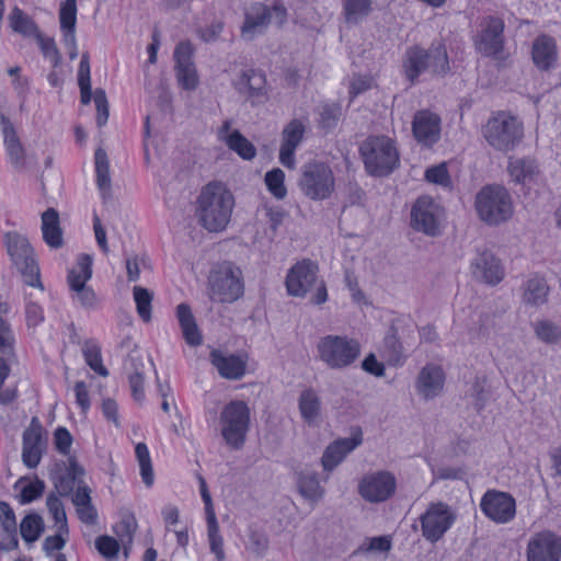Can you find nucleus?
<instances>
[{
	"mask_svg": "<svg viewBox=\"0 0 561 561\" xmlns=\"http://www.w3.org/2000/svg\"><path fill=\"white\" fill-rule=\"evenodd\" d=\"M526 561H561V536L551 530L533 534L526 546Z\"/></svg>",
	"mask_w": 561,
	"mask_h": 561,
	"instance_id": "obj_16",
	"label": "nucleus"
},
{
	"mask_svg": "<svg viewBox=\"0 0 561 561\" xmlns=\"http://www.w3.org/2000/svg\"><path fill=\"white\" fill-rule=\"evenodd\" d=\"M95 547L98 551L106 559H115L122 547L117 539L110 536H100L95 540Z\"/></svg>",
	"mask_w": 561,
	"mask_h": 561,
	"instance_id": "obj_55",
	"label": "nucleus"
},
{
	"mask_svg": "<svg viewBox=\"0 0 561 561\" xmlns=\"http://www.w3.org/2000/svg\"><path fill=\"white\" fill-rule=\"evenodd\" d=\"M7 252L21 273L26 285L43 289L39 278V267L35 257L34 249L28 239L16 232H7L3 237Z\"/></svg>",
	"mask_w": 561,
	"mask_h": 561,
	"instance_id": "obj_7",
	"label": "nucleus"
},
{
	"mask_svg": "<svg viewBox=\"0 0 561 561\" xmlns=\"http://www.w3.org/2000/svg\"><path fill=\"white\" fill-rule=\"evenodd\" d=\"M488 145L496 151H513L524 138V124L515 115L499 111L493 113L481 129Z\"/></svg>",
	"mask_w": 561,
	"mask_h": 561,
	"instance_id": "obj_2",
	"label": "nucleus"
},
{
	"mask_svg": "<svg viewBox=\"0 0 561 561\" xmlns=\"http://www.w3.org/2000/svg\"><path fill=\"white\" fill-rule=\"evenodd\" d=\"M444 218V208L430 196L419 197L411 210L412 227L431 237L440 234Z\"/></svg>",
	"mask_w": 561,
	"mask_h": 561,
	"instance_id": "obj_12",
	"label": "nucleus"
},
{
	"mask_svg": "<svg viewBox=\"0 0 561 561\" xmlns=\"http://www.w3.org/2000/svg\"><path fill=\"white\" fill-rule=\"evenodd\" d=\"M476 209L488 225H500L513 216V201L508 191L500 185H488L476 196Z\"/></svg>",
	"mask_w": 561,
	"mask_h": 561,
	"instance_id": "obj_6",
	"label": "nucleus"
},
{
	"mask_svg": "<svg viewBox=\"0 0 561 561\" xmlns=\"http://www.w3.org/2000/svg\"><path fill=\"white\" fill-rule=\"evenodd\" d=\"M233 85L252 104L262 103L267 98L266 78L262 71L243 70L233 81Z\"/></svg>",
	"mask_w": 561,
	"mask_h": 561,
	"instance_id": "obj_20",
	"label": "nucleus"
},
{
	"mask_svg": "<svg viewBox=\"0 0 561 561\" xmlns=\"http://www.w3.org/2000/svg\"><path fill=\"white\" fill-rule=\"evenodd\" d=\"M249 545L251 551L261 557L266 552L268 548V539L262 533L251 531L249 537Z\"/></svg>",
	"mask_w": 561,
	"mask_h": 561,
	"instance_id": "obj_64",
	"label": "nucleus"
},
{
	"mask_svg": "<svg viewBox=\"0 0 561 561\" xmlns=\"http://www.w3.org/2000/svg\"><path fill=\"white\" fill-rule=\"evenodd\" d=\"M412 131L420 144L431 147L440 138L439 116L427 110L416 112L412 122Z\"/></svg>",
	"mask_w": 561,
	"mask_h": 561,
	"instance_id": "obj_23",
	"label": "nucleus"
},
{
	"mask_svg": "<svg viewBox=\"0 0 561 561\" xmlns=\"http://www.w3.org/2000/svg\"><path fill=\"white\" fill-rule=\"evenodd\" d=\"M297 485L299 493L310 502H318L324 496V488L321 486L314 472H301Z\"/></svg>",
	"mask_w": 561,
	"mask_h": 561,
	"instance_id": "obj_35",
	"label": "nucleus"
},
{
	"mask_svg": "<svg viewBox=\"0 0 561 561\" xmlns=\"http://www.w3.org/2000/svg\"><path fill=\"white\" fill-rule=\"evenodd\" d=\"M286 10L282 7L268 8L262 3L252 4L245 11L244 24L241 28L242 37L253 39L262 34L270 23L274 22L282 25L286 21Z\"/></svg>",
	"mask_w": 561,
	"mask_h": 561,
	"instance_id": "obj_13",
	"label": "nucleus"
},
{
	"mask_svg": "<svg viewBox=\"0 0 561 561\" xmlns=\"http://www.w3.org/2000/svg\"><path fill=\"white\" fill-rule=\"evenodd\" d=\"M9 22L14 32L23 35L35 36L39 32L34 21L18 7L11 11Z\"/></svg>",
	"mask_w": 561,
	"mask_h": 561,
	"instance_id": "obj_39",
	"label": "nucleus"
},
{
	"mask_svg": "<svg viewBox=\"0 0 561 561\" xmlns=\"http://www.w3.org/2000/svg\"><path fill=\"white\" fill-rule=\"evenodd\" d=\"M319 359L331 369H344L352 366L362 353L360 343L346 335L329 334L317 343Z\"/></svg>",
	"mask_w": 561,
	"mask_h": 561,
	"instance_id": "obj_5",
	"label": "nucleus"
},
{
	"mask_svg": "<svg viewBox=\"0 0 561 561\" xmlns=\"http://www.w3.org/2000/svg\"><path fill=\"white\" fill-rule=\"evenodd\" d=\"M46 505L61 533H68L67 517L61 500L51 493L47 496Z\"/></svg>",
	"mask_w": 561,
	"mask_h": 561,
	"instance_id": "obj_49",
	"label": "nucleus"
},
{
	"mask_svg": "<svg viewBox=\"0 0 561 561\" xmlns=\"http://www.w3.org/2000/svg\"><path fill=\"white\" fill-rule=\"evenodd\" d=\"M298 186L308 198L323 201L330 198L334 193L335 178L327 163L313 161L301 168Z\"/></svg>",
	"mask_w": 561,
	"mask_h": 561,
	"instance_id": "obj_9",
	"label": "nucleus"
},
{
	"mask_svg": "<svg viewBox=\"0 0 561 561\" xmlns=\"http://www.w3.org/2000/svg\"><path fill=\"white\" fill-rule=\"evenodd\" d=\"M0 524L3 530L12 538L14 547L18 546V524L11 506L7 502H0Z\"/></svg>",
	"mask_w": 561,
	"mask_h": 561,
	"instance_id": "obj_50",
	"label": "nucleus"
},
{
	"mask_svg": "<svg viewBox=\"0 0 561 561\" xmlns=\"http://www.w3.org/2000/svg\"><path fill=\"white\" fill-rule=\"evenodd\" d=\"M0 126L5 148L21 142L13 124L7 116L0 115Z\"/></svg>",
	"mask_w": 561,
	"mask_h": 561,
	"instance_id": "obj_57",
	"label": "nucleus"
},
{
	"mask_svg": "<svg viewBox=\"0 0 561 561\" xmlns=\"http://www.w3.org/2000/svg\"><path fill=\"white\" fill-rule=\"evenodd\" d=\"M507 171L512 181L523 186L531 187L541 181L539 165L530 158H511Z\"/></svg>",
	"mask_w": 561,
	"mask_h": 561,
	"instance_id": "obj_26",
	"label": "nucleus"
},
{
	"mask_svg": "<svg viewBox=\"0 0 561 561\" xmlns=\"http://www.w3.org/2000/svg\"><path fill=\"white\" fill-rule=\"evenodd\" d=\"M133 294L138 316L144 322H149L151 320L152 293L147 288L135 286Z\"/></svg>",
	"mask_w": 561,
	"mask_h": 561,
	"instance_id": "obj_46",
	"label": "nucleus"
},
{
	"mask_svg": "<svg viewBox=\"0 0 561 561\" xmlns=\"http://www.w3.org/2000/svg\"><path fill=\"white\" fill-rule=\"evenodd\" d=\"M46 432L37 417H33L23 432L22 461L27 468H36L46 449Z\"/></svg>",
	"mask_w": 561,
	"mask_h": 561,
	"instance_id": "obj_17",
	"label": "nucleus"
},
{
	"mask_svg": "<svg viewBox=\"0 0 561 561\" xmlns=\"http://www.w3.org/2000/svg\"><path fill=\"white\" fill-rule=\"evenodd\" d=\"M549 287L539 276L527 279L523 286V302L530 307L541 306L547 301Z\"/></svg>",
	"mask_w": 561,
	"mask_h": 561,
	"instance_id": "obj_32",
	"label": "nucleus"
},
{
	"mask_svg": "<svg viewBox=\"0 0 561 561\" xmlns=\"http://www.w3.org/2000/svg\"><path fill=\"white\" fill-rule=\"evenodd\" d=\"M243 294L242 273L230 263L218 265L209 276L210 299L233 302Z\"/></svg>",
	"mask_w": 561,
	"mask_h": 561,
	"instance_id": "obj_10",
	"label": "nucleus"
},
{
	"mask_svg": "<svg viewBox=\"0 0 561 561\" xmlns=\"http://www.w3.org/2000/svg\"><path fill=\"white\" fill-rule=\"evenodd\" d=\"M135 456L140 469V476L146 486L150 488L154 482V472L149 449L145 443H138L135 447Z\"/></svg>",
	"mask_w": 561,
	"mask_h": 561,
	"instance_id": "obj_38",
	"label": "nucleus"
},
{
	"mask_svg": "<svg viewBox=\"0 0 561 561\" xmlns=\"http://www.w3.org/2000/svg\"><path fill=\"white\" fill-rule=\"evenodd\" d=\"M206 522L210 551L216 556L218 561H222L225 559L224 539L219 533L217 517L210 516L206 518Z\"/></svg>",
	"mask_w": 561,
	"mask_h": 561,
	"instance_id": "obj_44",
	"label": "nucleus"
},
{
	"mask_svg": "<svg viewBox=\"0 0 561 561\" xmlns=\"http://www.w3.org/2000/svg\"><path fill=\"white\" fill-rule=\"evenodd\" d=\"M473 276L485 284L496 285L505 276L501 261L490 251L477 253L471 262Z\"/></svg>",
	"mask_w": 561,
	"mask_h": 561,
	"instance_id": "obj_22",
	"label": "nucleus"
},
{
	"mask_svg": "<svg viewBox=\"0 0 561 561\" xmlns=\"http://www.w3.org/2000/svg\"><path fill=\"white\" fill-rule=\"evenodd\" d=\"M14 336L9 323L0 318V352L10 354L13 350Z\"/></svg>",
	"mask_w": 561,
	"mask_h": 561,
	"instance_id": "obj_58",
	"label": "nucleus"
},
{
	"mask_svg": "<svg viewBox=\"0 0 561 561\" xmlns=\"http://www.w3.org/2000/svg\"><path fill=\"white\" fill-rule=\"evenodd\" d=\"M93 100L98 112L96 123L101 127L105 125L108 119V103L105 91L102 89L95 90Z\"/></svg>",
	"mask_w": 561,
	"mask_h": 561,
	"instance_id": "obj_56",
	"label": "nucleus"
},
{
	"mask_svg": "<svg viewBox=\"0 0 561 561\" xmlns=\"http://www.w3.org/2000/svg\"><path fill=\"white\" fill-rule=\"evenodd\" d=\"M445 385V373L435 364L425 365L417 375L415 389L424 400H431L440 394Z\"/></svg>",
	"mask_w": 561,
	"mask_h": 561,
	"instance_id": "obj_25",
	"label": "nucleus"
},
{
	"mask_svg": "<svg viewBox=\"0 0 561 561\" xmlns=\"http://www.w3.org/2000/svg\"><path fill=\"white\" fill-rule=\"evenodd\" d=\"M209 357L222 378L238 380L245 374L247 363L238 355L224 354L221 351L213 350Z\"/></svg>",
	"mask_w": 561,
	"mask_h": 561,
	"instance_id": "obj_28",
	"label": "nucleus"
},
{
	"mask_svg": "<svg viewBox=\"0 0 561 561\" xmlns=\"http://www.w3.org/2000/svg\"><path fill=\"white\" fill-rule=\"evenodd\" d=\"M503 31L504 23L501 19H484L477 41L479 51L486 56L497 55L503 49Z\"/></svg>",
	"mask_w": 561,
	"mask_h": 561,
	"instance_id": "obj_24",
	"label": "nucleus"
},
{
	"mask_svg": "<svg viewBox=\"0 0 561 561\" xmlns=\"http://www.w3.org/2000/svg\"><path fill=\"white\" fill-rule=\"evenodd\" d=\"M23 483L24 479H20L16 483V486L21 485L20 501L23 504L31 503L32 501L42 496L45 490V483L38 478H35V480L26 484Z\"/></svg>",
	"mask_w": 561,
	"mask_h": 561,
	"instance_id": "obj_51",
	"label": "nucleus"
},
{
	"mask_svg": "<svg viewBox=\"0 0 561 561\" xmlns=\"http://www.w3.org/2000/svg\"><path fill=\"white\" fill-rule=\"evenodd\" d=\"M219 425L225 443L232 449L242 448L250 428L248 404L240 400L227 403L220 412Z\"/></svg>",
	"mask_w": 561,
	"mask_h": 561,
	"instance_id": "obj_8",
	"label": "nucleus"
},
{
	"mask_svg": "<svg viewBox=\"0 0 561 561\" xmlns=\"http://www.w3.org/2000/svg\"><path fill=\"white\" fill-rule=\"evenodd\" d=\"M456 518V512L447 503H431L420 516L422 536L430 542H437L451 528Z\"/></svg>",
	"mask_w": 561,
	"mask_h": 561,
	"instance_id": "obj_11",
	"label": "nucleus"
},
{
	"mask_svg": "<svg viewBox=\"0 0 561 561\" xmlns=\"http://www.w3.org/2000/svg\"><path fill=\"white\" fill-rule=\"evenodd\" d=\"M497 325L496 318L490 313H482L477 322V331L481 336L490 337L495 333Z\"/></svg>",
	"mask_w": 561,
	"mask_h": 561,
	"instance_id": "obj_59",
	"label": "nucleus"
},
{
	"mask_svg": "<svg viewBox=\"0 0 561 561\" xmlns=\"http://www.w3.org/2000/svg\"><path fill=\"white\" fill-rule=\"evenodd\" d=\"M35 37L44 57L51 62L53 67H57L60 64L61 56L54 38L46 37L41 32Z\"/></svg>",
	"mask_w": 561,
	"mask_h": 561,
	"instance_id": "obj_52",
	"label": "nucleus"
},
{
	"mask_svg": "<svg viewBox=\"0 0 561 561\" xmlns=\"http://www.w3.org/2000/svg\"><path fill=\"white\" fill-rule=\"evenodd\" d=\"M397 479L388 470L366 473L358 482V494L369 503H381L396 492Z\"/></svg>",
	"mask_w": 561,
	"mask_h": 561,
	"instance_id": "obj_14",
	"label": "nucleus"
},
{
	"mask_svg": "<svg viewBox=\"0 0 561 561\" xmlns=\"http://www.w3.org/2000/svg\"><path fill=\"white\" fill-rule=\"evenodd\" d=\"M373 11V0H343V13L346 23L357 24Z\"/></svg>",
	"mask_w": 561,
	"mask_h": 561,
	"instance_id": "obj_36",
	"label": "nucleus"
},
{
	"mask_svg": "<svg viewBox=\"0 0 561 561\" xmlns=\"http://www.w3.org/2000/svg\"><path fill=\"white\" fill-rule=\"evenodd\" d=\"M54 442H55L56 449L60 454H62V455L69 454L70 447L72 444V436L67 428L58 427L54 434Z\"/></svg>",
	"mask_w": 561,
	"mask_h": 561,
	"instance_id": "obj_60",
	"label": "nucleus"
},
{
	"mask_svg": "<svg viewBox=\"0 0 561 561\" xmlns=\"http://www.w3.org/2000/svg\"><path fill=\"white\" fill-rule=\"evenodd\" d=\"M533 60L542 70L549 69L557 58V46L552 37L541 35L533 44Z\"/></svg>",
	"mask_w": 561,
	"mask_h": 561,
	"instance_id": "obj_30",
	"label": "nucleus"
},
{
	"mask_svg": "<svg viewBox=\"0 0 561 561\" xmlns=\"http://www.w3.org/2000/svg\"><path fill=\"white\" fill-rule=\"evenodd\" d=\"M341 117V107L336 104H327L320 111L319 126L330 131L337 125Z\"/></svg>",
	"mask_w": 561,
	"mask_h": 561,
	"instance_id": "obj_54",
	"label": "nucleus"
},
{
	"mask_svg": "<svg viewBox=\"0 0 561 561\" xmlns=\"http://www.w3.org/2000/svg\"><path fill=\"white\" fill-rule=\"evenodd\" d=\"M72 293L73 298L77 299L83 308H94L98 304L96 295L91 287L85 286Z\"/></svg>",
	"mask_w": 561,
	"mask_h": 561,
	"instance_id": "obj_61",
	"label": "nucleus"
},
{
	"mask_svg": "<svg viewBox=\"0 0 561 561\" xmlns=\"http://www.w3.org/2000/svg\"><path fill=\"white\" fill-rule=\"evenodd\" d=\"M42 234L45 243L51 249L62 247V230L60 228L59 215L54 208H48L42 214Z\"/></svg>",
	"mask_w": 561,
	"mask_h": 561,
	"instance_id": "obj_29",
	"label": "nucleus"
},
{
	"mask_svg": "<svg viewBox=\"0 0 561 561\" xmlns=\"http://www.w3.org/2000/svg\"><path fill=\"white\" fill-rule=\"evenodd\" d=\"M364 164L369 174L383 176L391 173L399 163V153L391 138L373 136L359 148Z\"/></svg>",
	"mask_w": 561,
	"mask_h": 561,
	"instance_id": "obj_4",
	"label": "nucleus"
},
{
	"mask_svg": "<svg viewBox=\"0 0 561 561\" xmlns=\"http://www.w3.org/2000/svg\"><path fill=\"white\" fill-rule=\"evenodd\" d=\"M321 402L313 389H306L299 397V410L302 419L313 423L320 414Z\"/></svg>",
	"mask_w": 561,
	"mask_h": 561,
	"instance_id": "obj_37",
	"label": "nucleus"
},
{
	"mask_svg": "<svg viewBox=\"0 0 561 561\" xmlns=\"http://www.w3.org/2000/svg\"><path fill=\"white\" fill-rule=\"evenodd\" d=\"M480 510L495 524H507L515 518L516 501L510 493L488 490L481 497Z\"/></svg>",
	"mask_w": 561,
	"mask_h": 561,
	"instance_id": "obj_15",
	"label": "nucleus"
},
{
	"mask_svg": "<svg viewBox=\"0 0 561 561\" xmlns=\"http://www.w3.org/2000/svg\"><path fill=\"white\" fill-rule=\"evenodd\" d=\"M318 266L310 260L295 264L286 276V288L290 296L304 297L317 283Z\"/></svg>",
	"mask_w": 561,
	"mask_h": 561,
	"instance_id": "obj_19",
	"label": "nucleus"
},
{
	"mask_svg": "<svg viewBox=\"0 0 561 561\" xmlns=\"http://www.w3.org/2000/svg\"><path fill=\"white\" fill-rule=\"evenodd\" d=\"M194 48L190 42H181L174 50L175 77L179 85L186 91H194L199 77L193 61Z\"/></svg>",
	"mask_w": 561,
	"mask_h": 561,
	"instance_id": "obj_18",
	"label": "nucleus"
},
{
	"mask_svg": "<svg viewBox=\"0 0 561 561\" xmlns=\"http://www.w3.org/2000/svg\"><path fill=\"white\" fill-rule=\"evenodd\" d=\"M68 533H61L58 528V533L54 536H48L43 542V549L47 554L55 551L61 550L66 545V536Z\"/></svg>",
	"mask_w": 561,
	"mask_h": 561,
	"instance_id": "obj_63",
	"label": "nucleus"
},
{
	"mask_svg": "<svg viewBox=\"0 0 561 561\" xmlns=\"http://www.w3.org/2000/svg\"><path fill=\"white\" fill-rule=\"evenodd\" d=\"M137 529L136 519L133 516L126 517L115 527V533L118 537V542L124 550V554L127 558L133 545L134 535Z\"/></svg>",
	"mask_w": 561,
	"mask_h": 561,
	"instance_id": "obj_42",
	"label": "nucleus"
},
{
	"mask_svg": "<svg viewBox=\"0 0 561 561\" xmlns=\"http://www.w3.org/2000/svg\"><path fill=\"white\" fill-rule=\"evenodd\" d=\"M176 317L186 343L191 346L199 345L202 343V335L190 306L186 304H180L176 307Z\"/></svg>",
	"mask_w": 561,
	"mask_h": 561,
	"instance_id": "obj_31",
	"label": "nucleus"
},
{
	"mask_svg": "<svg viewBox=\"0 0 561 561\" xmlns=\"http://www.w3.org/2000/svg\"><path fill=\"white\" fill-rule=\"evenodd\" d=\"M233 207L232 193L222 183L211 182L201 191L196 215L206 230L219 232L229 224Z\"/></svg>",
	"mask_w": 561,
	"mask_h": 561,
	"instance_id": "obj_1",
	"label": "nucleus"
},
{
	"mask_svg": "<svg viewBox=\"0 0 561 561\" xmlns=\"http://www.w3.org/2000/svg\"><path fill=\"white\" fill-rule=\"evenodd\" d=\"M60 27L65 34L71 32L75 33L76 21H77V3L76 0H66L61 3L59 11Z\"/></svg>",
	"mask_w": 561,
	"mask_h": 561,
	"instance_id": "obj_48",
	"label": "nucleus"
},
{
	"mask_svg": "<svg viewBox=\"0 0 561 561\" xmlns=\"http://www.w3.org/2000/svg\"><path fill=\"white\" fill-rule=\"evenodd\" d=\"M22 538L27 542L36 541L44 531V520L36 514H27L20 524Z\"/></svg>",
	"mask_w": 561,
	"mask_h": 561,
	"instance_id": "obj_40",
	"label": "nucleus"
},
{
	"mask_svg": "<svg viewBox=\"0 0 561 561\" xmlns=\"http://www.w3.org/2000/svg\"><path fill=\"white\" fill-rule=\"evenodd\" d=\"M448 70V56L445 46L442 44L433 45L427 50L413 46L405 53L403 71L412 83L425 71H430L433 75H445Z\"/></svg>",
	"mask_w": 561,
	"mask_h": 561,
	"instance_id": "obj_3",
	"label": "nucleus"
},
{
	"mask_svg": "<svg viewBox=\"0 0 561 561\" xmlns=\"http://www.w3.org/2000/svg\"><path fill=\"white\" fill-rule=\"evenodd\" d=\"M227 146L244 160H251L256 154L255 147L238 130L231 133L230 137L227 139Z\"/></svg>",
	"mask_w": 561,
	"mask_h": 561,
	"instance_id": "obj_45",
	"label": "nucleus"
},
{
	"mask_svg": "<svg viewBox=\"0 0 561 561\" xmlns=\"http://www.w3.org/2000/svg\"><path fill=\"white\" fill-rule=\"evenodd\" d=\"M83 356L89 367L100 376L106 377L108 370L103 365L101 348L95 343H85L83 348Z\"/></svg>",
	"mask_w": 561,
	"mask_h": 561,
	"instance_id": "obj_47",
	"label": "nucleus"
},
{
	"mask_svg": "<svg viewBox=\"0 0 561 561\" xmlns=\"http://www.w3.org/2000/svg\"><path fill=\"white\" fill-rule=\"evenodd\" d=\"M362 444V436L346 437L334 440L324 450L321 458L322 467L325 471H332L345 457Z\"/></svg>",
	"mask_w": 561,
	"mask_h": 561,
	"instance_id": "obj_27",
	"label": "nucleus"
},
{
	"mask_svg": "<svg viewBox=\"0 0 561 561\" xmlns=\"http://www.w3.org/2000/svg\"><path fill=\"white\" fill-rule=\"evenodd\" d=\"M128 381L134 399L141 402L145 399V378L142 374L136 370L134 374L129 375Z\"/></svg>",
	"mask_w": 561,
	"mask_h": 561,
	"instance_id": "obj_62",
	"label": "nucleus"
},
{
	"mask_svg": "<svg viewBox=\"0 0 561 561\" xmlns=\"http://www.w3.org/2000/svg\"><path fill=\"white\" fill-rule=\"evenodd\" d=\"M96 185L103 199L111 197L112 182L110 176V163L105 150L96 149L94 154Z\"/></svg>",
	"mask_w": 561,
	"mask_h": 561,
	"instance_id": "obj_33",
	"label": "nucleus"
},
{
	"mask_svg": "<svg viewBox=\"0 0 561 561\" xmlns=\"http://www.w3.org/2000/svg\"><path fill=\"white\" fill-rule=\"evenodd\" d=\"M268 192L277 199H284L287 195L285 186V173L279 168L266 172L264 178Z\"/></svg>",
	"mask_w": 561,
	"mask_h": 561,
	"instance_id": "obj_43",
	"label": "nucleus"
},
{
	"mask_svg": "<svg viewBox=\"0 0 561 561\" xmlns=\"http://www.w3.org/2000/svg\"><path fill=\"white\" fill-rule=\"evenodd\" d=\"M534 332L538 340L546 344H558L561 341V327L549 320L534 323Z\"/></svg>",
	"mask_w": 561,
	"mask_h": 561,
	"instance_id": "obj_41",
	"label": "nucleus"
},
{
	"mask_svg": "<svg viewBox=\"0 0 561 561\" xmlns=\"http://www.w3.org/2000/svg\"><path fill=\"white\" fill-rule=\"evenodd\" d=\"M306 133V124L301 119H291L282 131L279 161L283 165L294 169L296 164L295 151L301 144Z\"/></svg>",
	"mask_w": 561,
	"mask_h": 561,
	"instance_id": "obj_21",
	"label": "nucleus"
},
{
	"mask_svg": "<svg viewBox=\"0 0 561 561\" xmlns=\"http://www.w3.org/2000/svg\"><path fill=\"white\" fill-rule=\"evenodd\" d=\"M424 178L427 182L440 185L443 187H450L451 185V180L446 162H442L437 165L427 168Z\"/></svg>",
	"mask_w": 561,
	"mask_h": 561,
	"instance_id": "obj_53",
	"label": "nucleus"
},
{
	"mask_svg": "<svg viewBox=\"0 0 561 561\" xmlns=\"http://www.w3.org/2000/svg\"><path fill=\"white\" fill-rule=\"evenodd\" d=\"M92 276V259L87 254H81L76 266L68 273V284L72 291L85 287L87 282Z\"/></svg>",
	"mask_w": 561,
	"mask_h": 561,
	"instance_id": "obj_34",
	"label": "nucleus"
}]
</instances>
